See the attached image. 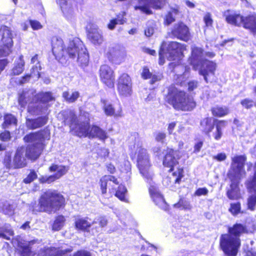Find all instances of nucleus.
Masks as SVG:
<instances>
[{
	"label": "nucleus",
	"mask_w": 256,
	"mask_h": 256,
	"mask_svg": "<svg viewBox=\"0 0 256 256\" xmlns=\"http://www.w3.org/2000/svg\"><path fill=\"white\" fill-rule=\"evenodd\" d=\"M52 53L56 59L68 54L67 48L64 46L62 40L58 37H54L52 40Z\"/></svg>",
	"instance_id": "23"
},
{
	"label": "nucleus",
	"mask_w": 256,
	"mask_h": 256,
	"mask_svg": "<svg viewBox=\"0 0 256 256\" xmlns=\"http://www.w3.org/2000/svg\"><path fill=\"white\" fill-rule=\"evenodd\" d=\"M31 62L33 64L36 63V64L32 66V72L30 75H26L22 78L21 82L24 83L30 78V77H33L36 78H38L40 76V65L38 61V55L34 56L31 60Z\"/></svg>",
	"instance_id": "28"
},
{
	"label": "nucleus",
	"mask_w": 256,
	"mask_h": 256,
	"mask_svg": "<svg viewBox=\"0 0 256 256\" xmlns=\"http://www.w3.org/2000/svg\"><path fill=\"white\" fill-rule=\"evenodd\" d=\"M66 219L62 215L56 216L52 225V230L54 231H58L62 229L64 225Z\"/></svg>",
	"instance_id": "35"
},
{
	"label": "nucleus",
	"mask_w": 256,
	"mask_h": 256,
	"mask_svg": "<svg viewBox=\"0 0 256 256\" xmlns=\"http://www.w3.org/2000/svg\"><path fill=\"white\" fill-rule=\"evenodd\" d=\"M174 206L184 210H190L192 208L190 202H187L183 197L180 198L178 202L174 204Z\"/></svg>",
	"instance_id": "41"
},
{
	"label": "nucleus",
	"mask_w": 256,
	"mask_h": 256,
	"mask_svg": "<svg viewBox=\"0 0 256 256\" xmlns=\"http://www.w3.org/2000/svg\"><path fill=\"white\" fill-rule=\"evenodd\" d=\"M246 160V157L245 155L236 156L232 158L231 163L232 176L244 174V166Z\"/></svg>",
	"instance_id": "21"
},
{
	"label": "nucleus",
	"mask_w": 256,
	"mask_h": 256,
	"mask_svg": "<svg viewBox=\"0 0 256 256\" xmlns=\"http://www.w3.org/2000/svg\"><path fill=\"white\" fill-rule=\"evenodd\" d=\"M108 182H112L116 184H119V182L118 181L116 177H110L108 179L101 178L100 181V184L102 194H106L107 185Z\"/></svg>",
	"instance_id": "32"
},
{
	"label": "nucleus",
	"mask_w": 256,
	"mask_h": 256,
	"mask_svg": "<svg viewBox=\"0 0 256 256\" xmlns=\"http://www.w3.org/2000/svg\"><path fill=\"white\" fill-rule=\"evenodd\" d=\"M156 189L157 188L155 186L152 185L150 186L148 192L150 196L159 192L156 190Z\"/></svg>",
	"instance_id": "63"
},
{
	"label": "nucleus",
	"mask_w": 256,
	"mask_h": 256,
	"mask_svg": "<svg viewBox=\"0 0 256 256\" xmlns=\"http://www.w3.org/2000/svg\"><path fill=\"white\" fill-rule=\"evenodd\" d=\"M226 122L224 120L218 121L216 124V132L214 134V136L216 140H219L222 136V128L226 124Z\"/></svg>",
	"instance_id": "40"
},
{
	"label": "nucleus",
	"mask_w": 256,
	"mask_h": 256,
	"mask_svg": "<svg viewBox=\"0 0 256 256\" xmlns=\"http://www.w3.org/2000/svg\"><path fill=\"white\" fill-rule=\"evenodd\" d=\"M228 234H221L220 246L226 256H236L241 245L240 236L249 232L246 226L236 223L228 227Z\"/></svg>",
	"instance_id": "2"
},
{
	"label": "nucleus",
	"mask_w": 256,
	"mask_h": 256,
	"mask_svg": "<svg viewBox=\"0 0 256 256\" xmlns=\"http://www.w3.org/2000/svg\"><path fill=\"white\" fill-rule=\"evenodd\" d=\"M35 91L29 90L20 94L18 104L20 108H24L28 102V112L33 115L45 114L47 110L46 103L54 100L50 92H41L34 94Z\"/></svg>",
	"instance_id": "3"
},
{
	"label": "nucleus",
	"mask_w": 256,
	"mask_h": 256,
	"mask_svg": "<svg viewBox=\"0 0 256 256\" xmlns=\"http://www.w3.org/2000/svg\"><path fill=\"white\" fill-rule=\"evenodd\" d=\"M88 36L90 40L96 45H100L104 42L102 32L97 26H94L90 28Z\"/></svg>",
	"instance_id": "27"
},
{
	"label": "nucleus",
	"mask_w": 256,
	"mask_h": 256,
	"mask_svg": "<svg viewBox=\"0 0 256 256\" xmlns=\"http://www.w3.org/2000/svg\"><path fill=\"white\" fill-rule=\"evenodd\" d=\"M17 120L16 118L11 114H7L4 116V121L2 124L4 128H6L10 124H16Z\"/></svg>",
	"instance_id": "43"
},
{
	"label": "nucleus",
	"mask_w": 256,
	"mask_h": 256,
	"mask_svg": "<svg viewBox=\"0 0 256 256\" xmlns=\"http://www.w3.org/2000/svg\"><path fill=\"white\" fill-rule=\"evenodd\" d=\"M72 256H91V253L86 250H80L74 252Z\"/></svg>",
	"instance_id": "51"
},
{
	"label": "nucleus",
	"mask_w": 256,
	"mask_h": 256,
	"mask_svg": "<svg viewBox=\"0 0 256 256\" xmlns=\"http://www.w3.org/2000/svg\"><path fill=\"white\" fill-rule=\"evenodd\" d=\"M154 32V29L152 27H148L145 30V34L146 36H150Z\"/></svg>",
	"instance_id": "64"
},
{
	"label": "nucleus",
	"mask_w": 256,
	"mask_h": 256,
	"mask_svg": "<svg viewBox=\"0 0 256 256\" xmlns=\"http://www.w3.org/2000/svg\"><path fill=\"white\" fill-rule=\"evenodd\" d=\"M68 55L72 58H77L82 66H86L89 61V56L86 48L78 39L70 41L67 46Z\"/></svg>",
	"instance_id": "10"
},
{
	"label": "nucleus",
	"mask_w": 256,
	"mask_h": 256,
	"mask_svg": "<svg viewBox=\"0 0 256 256\" xmlns=\"http://www.w3.org/2000/svg\"><path fill=\"white\" fill-rule=\"evenodd\" d=\"M101 102L102 104V109L106 116L115 118L122 116V110L120 104L114 105L106 100H102Z\"/></svg>",
	"instance_id": "20"
},
{
	"label": "nucleus",
	"mask_w": 256,
	"mask_h": 256,
	"mask_svg": "<svg viewBox=\"0 0 256 256\" xmlns=\"http://www.w3.org/2000/svg\"><path fill=\"white\" fill-rule=\"evenodd\" d=\"M66 205L64 196L56 190L48 189L42 192L36 202L30 204L31 210L36 212H44L48 214L56 213L63 209Z\"/></svg>",
	"instance_id": "1"
},
{
	"label": "nucleus",
	"mask_w": 256,
	"mask_h": 256,
	"mask_svg": "<svg viewBox=\"0 0 256 256\" xmlns=\"http://www.w3.org/2000/svg\"><path fill=\"white\" fill-rule=\"evenodd\" d=\"M241 203L240 202H232L230 204L228 212L234 216H237L242 213Z\"/></svg>",
	"instance_id": "39"
},
{
	"label": "nucleus",
	"mask_w": 256,
	"mask_h": 256,
	"mask_svg": "<svg viewBox=\"0 0 256 256\" xmlns=\"http://www.w3.org/2000/svg\"><path fill=\"white\" fill-rule=\"evenodd\" d=\"M117 90L120 95L122 96L127 97L132 95V80L127 74H122L118 78Z\"/></svg>",
	"instance_id": "16"
},
{
	"label": "nucleus",
	"mask_w": 256,
	"mask_h": 256,
	"mask_svg": "<svg viewBox=\"0 0 256 256\" xmlns=\"http://www.w3.org/2000/svg\"><path fill=\"white\" fill-rule=\"evenodd\" d=\"M240 177H232L230 188L226 192V196L230 200H238L240 198L238 184Z\"/></svg>",
	"instance_id": "25"
},
{
	"label": "nucleus",
	"mask_w": 256,
	"mask_h": 256,
	"mask_svg": "<svg viewBox=\"0 0 256 256\" xmlns=\"http://www.w3.org/2000/svg\"><path fill=\"white\" fill-rule=\"evenodd\" d=\"M152 73L150 72L149 69L146 67H144L142 72V76L144 79H148L151 78Z\"/></svg>",
	"instance_id": "53"
},
{
	"label": "nucleus",
	"mask_w": 256,
	"mask_h": 256,
	"mask_svg": "<svg viewBox=\"0 0 256 256\" xmlns=\"http://www.w3.org/2000/svg\"><path fill=\"white\" fill-rule=\"evenodd\" d=\"M80 96V94L77 91L64 92L62 93V97L66 102H75Z\"/></svg>",
	"instance_id": "37"
},
{
	"label": "nucleus",
	"mask_w": 256,
	"mask_h": 256,
	"mask_svg": "<svg viewBox=\"0 0 256 256\" xmlns=\"http://www.w3.org/2000/svg\"><path fill=\"white\" fill-rule=\"evenodd\" d=\"M24 61L23 59V56H20L18 60L16 62L15 66L12 70V73L14 75H18L20 74L24 70Z\"/></svg>",
	"instance_id": "31"
},
{
	"label": "nucleus",
	"mask_w": 256,
	"mask_h": 256,
	"mask_svg": "<svg viewBox=\"0 0 256 256\" xmlns=\"http://www.w3.org/2000/svg\"><path fill=\"white\" fill-rule=\"evenodd\" d=\"M224 16L228 23L238 26H242L254 34H256V14L244 17L239 14L227 10L224 12Z\"/></svg>",
	"instance_id": "9"
},
{
	"label": "nucleus",
	"mask_w": 256,
	"mask_h": 256,
	"mask_svg": "<svg viewBox=\"0 0 256 256\" xmlns=\"http://www.w3.org/2000/svg\"><path fill=\"white\" fill-rule=\"evenodd\" d=\"M25 150L24 148H18L15 154L12 162L11 164L10 157L9 155H6L4 162L6 166L20 168L24 166L26 164V161L24 154Z\"/></svg>",
	"instance_id": "17"
},
{
	"label": "nucleus",
	"mask_w": 256,
	"mask_h": 256,
	"mask_svg": "<svg viewBox=\"0 0 256 256\" xmlns=\"http://www.w3.org/2000/svg\"><path fill=\"white\" fill-rule=\"evenodd\" d=\"M166 2V0H138V5L134 6V10H140L146 14H150L152 11L150 8L160 9L165 5Z\"/></svg>",
	"instance_id": "15"
},
{
	"label": "nucleus",
	"mask_w": 256,
	"mask_h": 256,
	"mask_svg": "<svg viewBox=\"0 0 256 256\" xmlns=\"http://www.w3.org/2000/svg\"><path fill=\"white\" fill-rule=\"evenodd\" d=\"M72 251V248H66L65 250H58L52 256H64L67 253H70Z\"/></svg>",
	"instance_id": "50"
},
{
	"label": "nucleus",
	"mask_w": 256,
	"mask_h": 256,
	"mask_svg": "<svg viewBox=\"0 0 256 256\" xmlns=\"http://www.w3.org/2000/svg\"><path fill=\"white\" fill-rule=\"evenodd\" d=\"M64 16L70 22H74L75 20L74 8L71 2L67 0H56Z\"/></svg>",
	"instance_id": "22"
},
{
	"label": "nucleus",
	"mask_w": 256,
	"mask_h": 256,
	"mask_svg": "<svg viewBox=\"0 0 256 256\" xmlns=\"http://www.w3.org/2000/svg\"><path fill=\"white\" fill-rule=\"evenodd\" d=\"M128 192L126 187L123 184H120L114 194L115 196L120 200L128 202V200L126 198V194Z\"/></svg>",
	"instance_id": "34"
},
{
	"label": "nucleus",
	"mask_w": 256,
	"mask_h": 256,
	"mask_svg": "<svg viewBox=\"0 0 256 256\" xmlns=\"http://www.w3.org/2000/svg\"><path fill=\"white\" fill-rule=\"evenodd\" d=\"M202 130L208 134L213 130L214 126V120L212 118H206L202 120L200 123Z\"/></svg>",
	"instance_id": "30"
},
{
	"label": "nucleus",
	"mask_w": 256,
	"mask_h": 256,
	"mask_svg": "<svg viewBox=\"0 0 256 256\" xmlns=\"http://www.w3.org/2000/svg\"><path fill=\"white\" fill-rule=\"evenodd\" d=\"M204 54L202 48L193 46L189 60L193 68L198 70L199 74L202 76L204 80L208 82V76L214 74L216 64L214 62L204 60Z\"/></svg>",
	"instance_id": "5"
},
{
	"label": "nucleus",
	"mask_w": 256,
	"mask_h": 256,
	"mask_svg": "<svg viewBox=\"0 0 256 256\" xmlns=\"http://www.w3.org/2000/svg\"><path fill=\"white\" fill-rule=\"evenodd\" d=\"M150 197L156 205H162L165 202L163 196L160 192Z\"/></svg>",
	"instance_id": "46"
},
{
	"label": "nucleus",
	"mask_w": 256,
	"mask_h": 256,
	"mask_svg": "<svg viewBox=\"0 0 256 256\" xmlns=\"http://www.w3.org/2000/svg\"><path fill=\"white\" fill-rule=\"evenodd\" d=\"M50 172L62 176L66 174L68 167L58 164H53L49 168Z\"/></svg>",
	"instance_id": "33"
},
{
	"label": "nucleus",
	"mask_w": 256,
	"mask_h": 256,
	"mask_svg": "<svg viewBox=\"0 0 256 256\" xmlns=\"http://www.w3.org/2000/svg\"><path fill=\"white\" fill-rule=\"evenodd\" d=\"M213 158L218 161H223L226 159V156L224 153H220L214 156Z\"/></svg>",
	"instance_id": "59"
},
{
	"label": "nucleus",
	"mask_w": 256,
	"mask_h": 256,
	"mask_svg": "<svg viewBox=\"0 0 256 256\" xmlns=\"http://www.w3.org/2000/svg\"><path fill=\"white\" fill-rule=\"evenodd\" d=\"M106 54L108 60L115 64H120L124 62L127 56L124 48L117 44L109 46Z\"/></svg>",
	"instance_id": "12"
},
{
	"label": "nucleus",
	"mask_w": 256,
	"mask_h": 256,
	"mask_svg": "<svg viewBox=\"0 0 256 256\" xmlns=\"http://www.w3.org/2000/svg\"><path fill=\"white\" fill-rule=\"evenodd\" d=\"M208 192V190L206 188H198L194 192V195L198 196L202 195L206 196Z\"/></svg>",
	"instance_id": "49"
},
{
	"label": "nucleus",
	"mask_w": 256,
	"mask_h": 256,
	"mask_svg": "<svg viewBox=\"0 0 256 256\" xmlns=\"http://www.w3.org/2000/svg\"><path fill=\"white\" fill-rule=\"evenodd\" d=\"M100 76L102 82L108 87H114L115 76L114 72L110 66L106 64L102 66L100 69Z\"/></svg>",
	"instance_id": "19"
},
{
	"label": "nucleus",
	"mask_w": 256,
	"mask_h": 256,
	"mask_svg": "<svg viewBox=\"0 0 256 256\" xmlns=\"http://www.w3.org/2000/svg\"><path fill=\"white\" fill-rule=\"evenodd\" d=\"M136 152L138 166L140 174L144 176L148 174L150 164L149 156L146 150L142 146H140L138 148Z\"/></svg>",
	"instance_id": "14"
},
{
	"label": "nucleus",
	"mask_w": 256,
	"mask_h": 256,
	"mask_svg": "<svg viewBox=\"0 0 256 256\" xmlns=\"http://www.w3.org/2000/svg\"><path fill=\"white\" fill-rule=\"evenodd\" d=\"M204 20L206 26H212V20L211 18L210 14L209 13L206 14L204 16Z\"/></svg>",
	"instance_id": "57"
},
{
	"label": "nucleus",
	"mask_w": 256,
	"mask_h": 256,
	"mask_svg": "<svg viewBox=\"0 0 256 256\" xmlns=\"http://www.w3.org/2000/svg\"><path fill=\"white\" fill-rule=\"evenodd\" d=\"M178 12V10L176 8H172L170 11L168 12L166 16V23L168 25L174 20V15H176Z\"/></svg>",
	"instance_id": "44"
},
{
	"label": "nucleus",
	"mask_w": 256,
	"mask_h": 256,
	"mask_svg": "<svg viewBox=\"0 0 256 256\" xmlns=\"http://www.w3.org/2000/svg\"><path fill=\"white\" fill-rule=\"evenodd\" d=\"M20 248L22 256H31L32 252L30 242L27 244L20 246Z\"/></svg>",
	"instance_id": "45"
},
{
	"label": "nucleus",
	"mask_w": 256,
	"mask_h": 256,
	"mask_svg": "<svg viewBox=\"0 0 256 256\" xmlns=\"http://www.w3.org/2000/svg\"><path fill=\"white\" fill-rule=\"evenodd\" d=\"M125 14V12H123L122 16L120 14L116 18L110 20V23L108 25V28L110 30H112L115 28L116 24H124L126 22L125 19L124 18V16Z\"/></svg>",
	"instance_id": "38"
},
{
	"label": "nucleus",
	"mask_w": 256,
	"mask_h": 256,
	"mask_svg": "<svg viewBox=\"0 0 256 256\" xmlns=\"http://www.w3.org/2000/svg\"><path fill=\"white\" fill-rule=\"evenodd\" d=\"M198 82L196 81L190 82L188 83V90L190 91L193 90L194 88L197 87Z\"/></svg>",
	"instance_id": "62"
},
{
	"label": "nucleus",
	"mask_w": 256,
	"mask_h": 256,
	"mask_svg": "<svg viewBox=\"0 0 256 256\" xmlns=\"http://www.w3.org/2000/svg\"><path fill=\"white\" fill-rule=\"evenodd\" d=\"M98 223L99 226H92L91 228V231L92 234L94 232H99L98 229L99 228H104L107 225L108 220L104 217H100L98 218V222H96V223Z\"/></svg>",
	"instance_id": "42"
},
{
	"label": "nucleus",
	"mask_w": 256,
	"mask_h": 256,
	"mask_svg": "<svg viewBox=\"0 0 256 256\" xmlns=\"http://www.w3.org/2000/svg\"><path fill=\"white\" fill-rule=\"evenodd\" d=\"M95 223H96V221H93L92 223H90L88 221V218L78 217L74 220V226L77 230L90 232L92 228V226Z\"/></svg>",
	"instance_id": "26"
},
{
	"label": "nucleus",
	"mask_w": 256,
	"mask_h": 256,
	"mask_svg": "<svg viewBox=\"0 0 256 256\" xmlns=\"http://www.w3.org/2000/svg\"><path fill=\"white\" fill-rule=\"evenodd\" d=\"M89 114L84 113L80 116L78 123L72 122L70 126L71 130L80 137L84 136L89 138H96L102 140L108 138L106 132L96 126H89Z\"/></svg>",
	"instance_id": "4"
},
{
	"label": "nucleus",
	"mask_w": 256,
	"mask_h": 256,
	"mask_svg": "<svg viewBox=\"0 0 256 256\" xmlns=\"http://www.w3.org/2000/svg\"><path fill=\"white\" fill-rule=\"evenodd\" d=\"M203 145L202 141H198L195 144L194 146V152L197 153L199 152Z\"/></svg>",
	"instance_id": "60"
},
{
	"label": "nucleus",
	"mask_w": 256,
	"mask_h": 256,
	"mask_svg": "<svg viewBox=\"0 0 256 256\" xmlns=\"http://www.w3.org/2000/svg\"><path fill=\"white\" fill-rule=\"evenodd\" d=\"M212 112L214 116L222 117L229 113V110L226 106H216L212 109Z\"/></svg>",
	"instance_id": "36"
},
{
	"label": "nucleus",
	"mask_w": 256,
	"mask_h": 256,
	"mask_svg": "<svg viewBox=\"0 0 256 256\" xmlns=\"http://www.w3.org/2000/svg\"><path fill=\"white\" fill-rule=\"evenodd\" d=\"M246 188L249 192L254 194L248 196L247 198V209L254 211L256 209V177H251L246 182Z\"/></svg>",
	"instance_id": "18"
},
{
	"label": "nucleus",
	"mask_w": 256,
	"mask_h": 256,
	"mask_svg": "<svg viewBox=\"0 0 256 256\" xmlns=\"http://www.w3.org/2000/svg\"><path fill=\"white\" fill-rule=\"evenodd\" d=\"M48 118L46 116L40 117L34 120H28L26 124L28 128L34 129L45 124Z\"/></svg>",
	"instance_id": "29"
},
{
	"label": "nucleus",
	"mask_w": 256,
	"mask_h": 256,
	"mask_svg": "<svg viewBox=\"0 0 256 256\" xmlns=\"http://www.w3.org/2000/svg\"><path fill=\"white\" fill-rule=\"evenodd\" d=\"M176 122H172L168 124L167 130L169 134H174L173 131L174 130Z\"/></svg>",
	"instance_id": "55"
},
{
	"label": "nucleus",
	"mask_w": 256,
	"mask_h": 256,
	"mask_svg": "<svg viewBox=\"0 0 256 256\" xmlns=\"http://www.w3.org/2000/svg\"><path fill=\"white\" fill-rule=\"evenodd\" d=\"M166 100L178 110L190 111L196 106L192 98L186 96L184 92L178 90L175 88H170L169 89Z\"/></svg>",
	"instance_id": "7"
},
{
	"label": "nucleus",
	"mask_w": 256,
	"mask_h": 256,
	"mask_svg": "<svg viewBox=\"0 0 256 256\" xmlns=\"http://www.w3.org/2000/svg\"><path fill=\"white\" fill-rule=\"evenodd\" d=\"M50 132L48 130H44L26 136L24 140L25 142L31 143L25 150V156L32 160L38 158L44 148V142L49 140Z\"/></svg>",
	"instance_id": "6"
},
{
	"label": "nucleus",
	"mask_w": 256,
	"mask_h": 256,
	"mask_svg": "<svg viewBox=\"0 0 256 256\" xmlns=\"http://www.w3.org/2000/svg\"><path fill=\"white\" fill-rule=\"evenodd\" d=\"M177 153V151L174 150H168L163 160V164L170 168L169 172L174 171V176H182L183 170L176 167L178 164V158L176 157Z\"/></svg>",
	"instance_id": "13"
},
{
	"label": "nucleus",
	"mask_w": 256,
	"mask_h": 256,
	"mask_svg": "<svg viewBox=\"0 0 256 256\" xmlns=\"http://www.w3.org/2000/svg\"><path fill=\"white\" fill-rule=\"evenodd\" d=\"M154 138L156 141L162 143L166 138V134L162 132H158L155 133Z\"/></svg>",
	"instance_id": "47"
},
{
	"label": "nucleus",
	"mask_w": 256,
	"mask_h": 256,
	"mask_svg": "<svg viewBox=\"0 0 256 256\" xmlns=\"http://www.w3.org/2000/svg\"><path fill=\"white\" fill-rule=\"evenodd\" d=\"M172 34L178 38L185 42H188L190 38L188 28L182 22L176 24L172 30Z\"/></svg>",
	"instance_id": "24"
},
{
	"label": "nucleus",
	"mask_w": 256,
	"mask_h": 256,
	"mask_svg": "<svg viewBox=\"0 0 256 256\" xmlns=\"http://www.w3.org/2000/svg\"><path fill=\"white\" fill-rule=\"evenodd\" d=\"M0 138L3 141H7L10 138V134L8 131H5L0 134Z\"/></svg>",
	"instance_id": "58"
},
{
	"label": "nucleus",
	"mask_w": 256,
	"mask_h": 256,
	"mask_svg": "<svg viewBox=\"0 0 256 256\" xmlns=\"http://www.w3.org/2000/svg\"><path fill=\"white\" fill-rule=\"evenodd\" d=\"M2 210L4 214H9L14 212V208L12 204H5L2 206Z\"/></svg>",
	"instance_id": "48"
},
{
	"label": "nucleus",
	"mask_w": 256,
	"mask_h": 256,
	"mask_svg": "<svg viewBox=\"0 0 256 256\" xmlns=\"http://www.w3.org/2000/svg\"><path fill=\"white\" fill-rule=\"evenodd\" d=\"M162 78V76L161 74H152L151 78H150L151 79L150 82L151 84H154L157 81L160 80Z\"/></svg>",
	"instance_id": "61"
},
{
	"label": "nucleus",
	"mask_w": 256,
	"mask_h": 256,
	"mask_svg": "<svg viewBox=\"0 0 256 256\" xmlns=\"http://www.w3.org/2000/svg\"><path fill=\"white\" fill-rule=\"evenodd\" d=\"M30 23L31 25L32 28L34 30H39L42 28V26L41 25L40 22H39L38 21L30 20Z\"/></svg>",
	"instance_id": "56"
},
{
	"label": "nucleus",
	"mask_w": 256,
	"mask_h": 256,
	"mask_svg": "<svg viewBox=\"0 0 256 256\" xmlns=\"http://www.w3.org/2000/svg\"><path fill=\"white\" fill-rule=\"evenodd\" d=\"M186 50V46L178 42H171L168 44L163 42L159 52L160 64L162 65L164 63V56L169 60H180Z\"/></svg>",
	"instance_id": "8"
},
{
	"label": "nucleus",
	"mask_w": 256,
	"mask_h": 256,
	"mask_svg": "<svg viewBox=\"0 0 256 256\" xmlns=\"http://www.w3.org/2000/svg\"><path fill=\"white\" fill-rule=\"evenodd\" d=\"M13 46L12 34L7 26H2L0 30V58L8 56Z\"/></svg>",
	"instance_id": "11"
},
{
	"label": "nucleus",
	"mask_w": 256,
	"mask_h": 256,
	"mask_svg": "<svg viewBox=\"0 0 256 256\" xmlns=\"http://www.w3.org/2000/svg\"><path fill=\"white\" fill-rule=\"evenodd\" d=\"M242 105L246 108H250L254 105V102L252 100L246 98L241 101Z\"/></svg>",
	"instance_id": "52"
},
{
	"label": "nucleus",
	"mask_w": 256,
	"mask_h": 256,
	"mask_svg": "<svg viewBox=\"0 0 256 256\" xmlns=\"http://www.w3.org/2000/svg\"><path fill=\"white\" fill-rule=\"evenodd\" d=\"M60 177H41L40 178V181L41 183H48L50 184Z\"/></svg>",
	"instance_id": "54"
}]
</instances>
